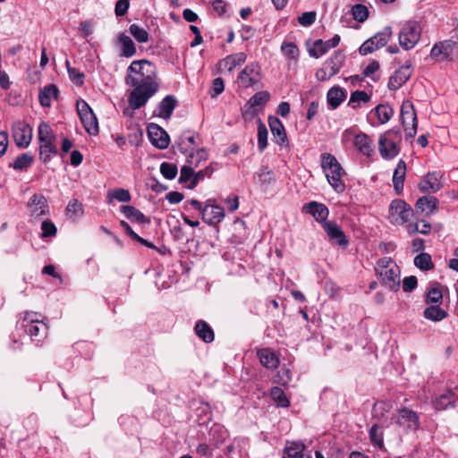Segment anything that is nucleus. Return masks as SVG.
Returning <instances> with one entry per match:
<instances>
[{"label": "nucleus", "instance_id": "1", "mask_svg": "<svg viewBox=\"0 0 458 458\" xmlns=\"http://www.w3.org/2000/svg\"><path fill=\"white\" fill-rule=\"evenodd\" d=\"M125 83L132 89L128 98L130 107L140 109L159 89L156 65L147 59L132 61L126 71Z\"/></svg>", "mask_w": 458, "mask_h": 458}, {"label": "nucleus", "instance_id": "2", "mask_svg": "<svg viewBox=\"0 0 458 458\" xmlns=\"http://www.w3.org/2000/svg\"><path fill=\"white\" fill-rule=\"evenodd\" d=\"M321 167L333 189L338 193L344 191L345 184L342 178L345 172L335 157L330 153H323L321 155Z\"/></svg>", "mask_w": 458, "mask_h": 458}, {"label": "nucleus", "instance_id": "3", "mask_svg": "<svg viewBox=\"0 0 458 458\" xmlns=\"http://www.w3.org/2000/svg\"><path fill=\"white\" fill-rule=\"evenodd\" d=\"M382 284L391 291H397L400 286V270L398 266L388 258L381 259L375 267Z\"/></svg>", "mask_w": 458, "mask_h": 458}, {"label": "nucleus", "instance_id": "4", "mask_svg": "<svg viewBox=\"0 0 458 458\" xmlns=\"http://www.w3.org/2000/svg\"><path fill=\"white\" fill-rule=\"evenodd\" d=\"M38 139L39 142V157L44 163H47L53 156L57 154V148L55 144V136L47 123H41L39 124Z\"/></svg>", "mask_w": 458, "mask_h": 458}, {"label": "nucleus", "instance_id": "5", "mask_svg": "<svg viewBox=\"0 0 458 458\" xmlns=\"http://www.w3.org/2000/svg\"><path fill=\"white\" fill-rule=\"evenodd\" d=\"M22 327L32 340L40 342L47 334L48 327L43 321V316L37 312H25Z\"/></svg>", "mask_w": 458, "mask_h": 458}, {"label": "nucleus", "instance_id": "6", "mask_svg": "<svg viewBox=\"0 0 458 458\" xmlns=\"http://www.w3.org/2000/svg\"><path fill=\"white\" fill-rule=\"evenodd\" d=\"M261 68L258 63H251L244 67L239 73L236 83L241 89L252 88L258 89L261 87Z\"/></svg>", "mask_w": 458, "mask_h": 458}, {"label": "nucleus", "instance_id": "7", "mask_svg": "<svg viewBox=\"0 0 458 458\" xmlns=\"http://www.w3.org/2000/svg\"><path fill=\"white\" fill-rule=\"evenodd\" d=\"M420 36L421 27L420 23L414 21H408L403 24L399 31V44L404 50H411L417 45Z\"/></svg>", "mask_w": 458, "mask_h": 458}, {"label": "nucleus", "instance_id": "8", "mask_svg": "<svg viewBox=\"0 0 458 458\" xmlns=\"http://www.w3.org/2000/svg\"><path fill=\"white\" fill-rule=\"evenodd\" d=\"M413 215V209L402 199H394L389 207L388 219L391 224L402 225L406 224Z\"/></svg>", "mask_w": 458, "mask_h": 458}, {"label": "nucleus", "instance_id": "9", "mask_svg": "<svg viewBox=\"0 0 458 458\" xmlns=\"http://www.w3.org/2000/svg\"><path fill=\"white\" fill-rule=\"evenodd\" d=\"M76 107L86 131L90 135H97L99 131L98 119L89 104L85 100L80 99L77 101Z\"/></svg>", "mask_w": 458, "mask_h": 458}, {"label": "nucleus", "instance_id": "10", "mask_svg": "<svg viewBox=\"0 0 458 458\" xmlns=\"http://www.w3.org/2000/svg\"><path fill=\"white\" fill-rule=\"evenodd\" d=\"M401 120L407 139H412L417 133V115L413 105L410 101L403 103L401 107Z\"/></svg>", "mask_w": 458, "mask_h": 458}, {"label": "nucleus", "instance_id": "11", "mask_svg": "<svg viewBox=\"0 0 458 458\" xmlns=\"http://www.w3.org/2000/svg\"><path fill=\"white\" fill-rule=\"evenodd\" d=\"M392 37V29L386 27L384 30L375 36L366 40L359 48L361 55H367L373 51L384 47Z\"/></svg>", "mask_w": 458, "mask_h": 458}, {"label": "nucleus", "instance_id": "12", "mask_svg": "<svg viewBox=\"0 0 458 458\" xmlns=\"http://www.w3.org/2000/svg\"><path fill=\"white\" fill-rule=\"evenodd\" d=\"M13 138L15 144L21 148H26L32 138V129L22 122H16L12 127Z\"/></svg>", "mask_w": 458, "mask_h": 458}, {"label": "nucleus", "instance_id": "13", "mask_svg": "<svg viewBox=\"0 0 458 458\" xmlns=\"http://www.w3.org/2000/svg\"><path fill=\"white\" fill-rule=\"evenodd\" d=\"M30 216L38 219L49 213V207L46 197L42 194H33L27 204Z\"/></svg>", "mask_w": 458, "mask_h": 458}, {"label": "nucleus", "instance_id": "14", "mask_svg": "<svg viewBox=\"0 0 458 458\" xmlns=\"http://www.w3.org/2000/svg\"><path fill=\"white\" fill-rule=\"evenodd\" d=\"M201 216L205 223L216 225L224 219L225 211L222 207L212 204V200L208 199L203 208Z\"/></svg>", "mask_w": 458, "mask_h": 458}, {"label": "nucleus", "instance_id": "15", "mask_svg": "<svg viewBox=\"0 0 458 458\" xmlns=\"http://www.w3.org/2000/svg\"><path fill=\"white\" fill-rule=\"evenodd\" d=\"M148 136L150 142L160 149H165L169 145V135L157 124L150 123L148 126Z\"/></svg>", "mask_w": 458, "mask_h": 458}, {"label": "nucleus", "instance_id": "16", "mask_svg": "<svg viewBox=\"0 0 458 458\" xmlns=\"http://www.w3.org/2000/svg\"><path fill=\"white\" fill-rule=\"evenodd\" d=\"M322 227L331 242L343 247L348 245V240L344 231L335 221H324Z\"/></svg>", "mask_w": 458, "mask_h": 458}, {"label": "nucleus", "instance_id": "17", "mask_svg": "<svg viewBox=\"0 0 458 458\" xmlns=\"http://www.w3.org/2000/svg\"><path fill=\"white\" fill-rule=\"evenodd\" d=\"M456 46V42L453 40H444L436 43L431 48L430 57L437 61L449 59Z\"/></svg>", "mask_w": 458, "mask_h": 458}, {"label": "nucleus", "instance_id": "18", "mask_svg": "<svg viewBox=\"0 0 458 458\" xmlns=\"http://www.w3.org/2000/svg\"><path fill=\"white\" fill-rule=\"evenodd\" d=\"M412 69L410 64L401 66L389 78L388 89L390 90H397L401 88L411 76Z\"/></svg>", "mask_w": 458, "mask_h": 458}, {"label": "nucleus", "instance_id": "19", "mask_svg": "<svg viewBox=\"0 0 458 458\" xmlns=\"http://www.w3.org/2000/svg\"><path fill=\"white\" fill-rule=\"evenodd\" d=\"M339 42V35H335L332 38L327 41L318 39L314 42L313 47L309 49V54L312 57L318 58L325 55L330 48L335 47Z\"/></svg>", "mask_w": 458, "mask_h": 458}, {"label": "nucleus", "instance_id": "20", "mask_svg": "<svg viewBox=\"0 0 458 458\" xmlns=\"http://www.w3.org/2000/svg\"><path fill=\"white\" fill-rule=\"evenodd\" d=\"M182 152L186 155V163L193 169L199 167L202 162L207 161L208 153L204 148H182Z\"/></svg>", "mask_w": 458, "mask_h": 458}, {"label": "nucleus", "instance_id": "21", "mask_svg": "<svg viewBox=\"0 0 458 458\" xmlns=\"http://www.w3.org/2000/svg\"><path fill=\"white\" fill-rule=\"evenodd\" d=\"M440 174L437 172L428 173L426 174L419 184L420 191L423 192H437L442 187L440 182Z\"/></svg>", "mask_w": 458, "mask_h": 458}, {"label": "nucleus", "instance_id": "22", "mask_svg": "<svg viewBox=\"0 0 458 458\" xmlns=\"http://www.w3.org/2000/svg\"><path fill=\"white\" fill-rule=\"evenodd\" d=\"M397 423L407 428L416 429L419 427V417L413 411L404 408L399 411Z\"/></svg>", "mask_w": 458, "mask_h": 458}, {"label": "nucleus", "instance_id": "23", "mask_svg": "<svg viewBox=\"0 0 458 458\" xmlns=\"http://www.w3.org/2000/svg\"><path fill=\"white\" fill-rule=\"evenodd\" d=\"M353 144L358 151L366 157H370L374 152L373 140L366 133L360 132L357 134Z\"/></svg>", "mask_w": 458, "mask_h": 458}, {"label": "nucleus", "instance_id": "24", "mask_svg": "<svg viewBox=\"0 0 458 458\" xmlns=\"http://www.w3.org/2000/svg\"><path fill=\"white\" fill-rule=\"evenodd\" d=\"M268 123L276 142L279 145L284 144L287 136L282 122L276 117H269Z\"/></svg>", "mask_w": 458, "mask_h": 458}, {"label": "nucleus", "instance_id": "25", "mask_svg": "<svg viewBox=\"0 0 458 458\" xmlns=\"http://www.w3.org/2000/svg\"><path fill=\"white\" fill-rule=\"evenodd\" d=\"M306 446L301 442L287 443L283 458H310L308 454H305Z\"/></svg>", "mask_w": 458, "mask_h": 458}, {"label": "nucleus", "instance_id": "26", "mask_svg": "<svg viewBox=\"0 0 458 458\" xmlns=\"http://www.w3.org/2000/svg\"><path fill=\"white\" fill-rule=\"evenodd\" d=\"M304 208L317 221L321 222L322 224L324 221H327V218L329 215V210L324 204L312 201L307 204Z\"/></svg>", "mask_w": 458, "mask_h": 458}, {"label": "nucleus", "instance_id": "27", "mask_svg": "<svg viewBox=\"0 0 458 458\" xmlns=\"http://www.w3.org/2000/svg\"><path fill=\"white\" fill-rule=\"evenodd\" d=\"M118 43L120 44V55L127 58L132 57L136 55V47L132 39L125 35L120 33L117 37Z\"/></svg>", "mask_w": 458, "mask_h": 458}, {"label": "nucleus", "instance_id": "28", "mask_svg": "<svg viewBox=\"0 0 458 458\" xmlns=\"http://www.w3.org/2000/svg\"><path fill=\"white\" fill-rule=\"evenodd\" d=\"M344 59L345 55L342 51L334 52L331 57L324 64V66L329 71V75L334 76L340 72Z\"/></svg>", "mask_w": 458, "mask_h": 458}, {"label": "nucleus", "instance_id": "29", "mask_svg": "<svg viewBox=\"0 0 458 458\" xmlns=\"http://www.w3.org/2000/svg\"><path fill=\"white\" fill-rule=\"evenodd\" d=\"M405 174L406 164L403 160H399L393 174V185L397 194L403 191Z\"/></svg>", "mask_w": 458, "mask_h": 458}, {"label": "nucleus", "instance_id": "30", "mask_svg": "<svg viewBox=\"0 0 458 458\" xmlns=\"http://www.w3.org/2000/svg\"><path fill=\"white\" fill-rule=\"evenodd\" d=\"M457 395L454 390H447L445 393L440 394L435 401L434 406L437 410H445L455 406Z\"/></svg>", "mask_w": 458, "mask_h": 458}, {"label": "nucleus", "instance_id": "31", "mask_svg": "<svg viewBox=\"0 0 458 458\" xmlns=\"http://www.w3.org/2000/svg\"><path fill=\"white\" fill-rule=\"evenodd\" d=\"M258 357L260 363L269 369H275L279 365V359L277 356L269 349L264 348L258 352Z\"/></svg>", "mask_w": 458, "mask_h": 458}, {"label": "nucleus", "instance_id": "32", "mask_svg": "<svg viewBox=\"0 0 458 458\" xmlns=\"http://www.w3.org/2000/svg\"><path fill=\"white\" fill-rule=\"evenodd\" d=\"M247 55L242 53L230 55L220 62V66L232 72L236 66L242 65L246 62Z\"/></svg>", "mask_w": 458, "mask_h": 458}, {"label": "nucleus", "instance_id": "33", "mask_svg": "<svg viewBox=\"0 0 458 458\" xmlns=\"http://www.w3.org/2000/svg\"><path fill=\"white\" fill-rule=\"evenodd\" d=\"M194 330L196 335L205 343H211L214 341V331L206 321H197Z\"/></svg>", "mask_w": 458, "mask_h": 458}, {"label": "nucleus", "instance_id": "34", "mask_svg": "<svg viewBox=\"0 0 458 458\" xmlns=\"http://www.w3.org/2000/svg\"><path fill=\"white\" fill-rule=\"evenodd\" d=\"M437 199L434 196H423L416 202L417 209L427 214H431L437 208Z\"/></svg>", "mask_w": 458, "mask_h": 458}, {"label": "nucleus", "instance_id": "35", "mask_svg": "<svg viewBox=\"0 0 458 458\" xmlns=\"http://www.w3.org/2000/svg\"><path fill=\"white\" fill-rule=\"evenodd\" d=\"M58 89L55 85L50 84L44 87L39 92V101L43 106H50L52 99L57 98Z\"/></svg>", "mask_w": 458, "mask_h": 458}, {"label": "nucleus", "instance_id": "36", "mask_svg": "<svg viewBox=\"0 0 458 458\" xmlns=\"http://www.w3.org/2000/svg\"><path fill=\"white\" fill-rule=\"evenodd\" d=\"M379 152L383 158L391 159L396 157L399 154L400 148L398 145L390 141L382 142V139L379 138L378 140Z\"/></svg>", "mask_w": 458, "mask_h": 458}, {"label": "nucleus", "instance_id": "37", "mask_svg": "<svg viewBox=\"0 0 458 458\" xmlns=\"http://www.w3.org/2000/svg\"><path fill=\"white\" fill-rule=\"evenodd\" d=\"M175 105V98L171 95L166 96L158 106V115L165 119L169 118L173 114Z\"/></svg>", "mask_w": 458, "mask_h": 458}, {"label": "nucleus", "instance_id": "38", "mask_svg": "<svg viewBox=\"0 0 458 458\" xmlns=\"http://www.w3.org/2000/svg\"><path fill=\"white\" fill-rule=\"evenodd\" d=\"M345 97V92L339 87L330 89L327 96L328 105L334 109L340 106Z\"/></svg>", "mask_w": 458, "mask_h": 458}, {"label": "nucleus", "instance_id": "39", "mask_svg": "<svg viewBox=\"0 0 458 458\" xmlns=\"http://www.w3.org/2000/svg\"><path fill=\"white\" fill-rule=\"evenodd\" d=\"M423 315L427 319L437 322L446 318L447 312L439 305H431L424 310Z\"/></svg>", "mask_w": 458, "mask_h": 458}, {"label": "nucleus", "instance_id": "40", "mask_svg": "<svg viewBox=\"0 0 458 458\" xmlns=\"http://www.w3.org/2000/svg\"><path fill=\"white\" fill-rule=\"evenodd\" d=\"M121 212L130 220L139 223L148 222L146 216L139 209L132 206H122Z\"/></svg>", "mask_w": 458, "mask_h": 458}, {"label": "nucleus", "instance_id": "41", "mask_svg": "<svg viewBox=\"0 0 458 458\" xmlns=\"http://www.w3.org/2000/svg\"><path fill=\"white\" fill-rule=\"evenodd\" d=\"M281 51L285 57L296 64L300 55V50L294 43L286 41L283 42Z\"/></svg>", "mask_w": 458, "mask_h": 458}, {"label": "nucleus", "instance_id": "42", "mask_svg": "<svg viewBox=\"0 0 458 458\" xmlns=\"http://www.w3.org/2000/svg\"><path fill=\"white\" fill-rule=\"evenodd\" d=\"M129 32L139 43H147L149 39L148 32L136 23L130 25Z\"/></svg>", "mask_w": 458, "mask_h": 458}, {"label": "nucleus", "instance_id": "43", "mask_svg": "<svg viewBox=\"0 0 458 458\" xmlns=\"http://www.w3.org/2000/svg\"><path fill=\"white\" fill-rule=\"evenodd\" d=\"M375 113L379 123L384 124L392 118L394 110L388 105H378L375 108Z\"/></svg>", "mask_w": 458, "mask_h": 458}, {"label": "nucleus", "instance_id": "44", "mask_svg": "<svg viewBox=\"0 0 458 458\" xmlns=\"http://www.w3.org/2000/svg\"><path fill=\"white\" fill-rule=\"evenodd\" d=\"M66 215L69 218L77 219L83 215L82 204L77 199H72L66 207Z\"/></svg>", "mask_w": 458, "mask_h": 458}, {"label": "nucleus", "instance_id": "45", "mask_svg": "<svg viewBox=\"0 0 458 458\" xmlns=\"http://www.w3.org/2000/svg\"><path fill=\"white\" fill-rule=\"evenodd\" d=\"M270 396L274 402L280 407H288L290 402L284 390L278 386H274L270 391Z\"/></svg>", "mask_w": 458, "mask_h": 458}, {"label": "nucleus", "instance_id": "46", "mask_svg": "<svg viewBox=\"0 0 458 458\" xmlns=\"http://www.w3.org/2000/svg\"><path fill=\"white\" fill-rule=\"evenodd\" d=\"M414 265L421 270H429L434 267L431 256L426 252H422L415 257Z\"/></svg>", "mask_w": 458, "mask_h": 458}, {"label": "nucleus", "instance_id": "47", "mask_svg": "<svg viewBox=\"0 0 458 458\" xmlns=\"http://www.w3.org/2000/svg\"><path fill=\"white\" fill-rule=\"evenodd\" d=\"M107 199L109 203H111L114 199L119 202H129L131 197L128 190L115 189L107 192Z\"/></svg>", "mask_w": 458, "mask_h": 458}, {"label": "nucleus", "instance_id": "48", "mask_svg": "<svg viewBox=\"0 0 458 458\" xmlns=\"http://www.w3.org/2000/svg\"><path fill=\"white\" fill-rule=\"evenodd\" d=\"M352 15L355 21L363 22L369 17V10L365 5L357 4L352 8Z\"/></svg>", "mask_w": 458, "mask_h": 458}, {"label": "nucleus", "instance_id": "49", "mask_svg": "<svg viewBox=\"0 0 458 458\" xmlns=\"http://www.w3.org/2000/svg\"><path fill=\"white\" fill-rule=\"evenodd\" d=\"M269 98L270 95L267 91H259L250 98L249 105L250 107L264 106L269 100Z\"/></svg>", "mask_w": 458, "mask_h": 458}, {"label": "nucleus", "instance_id": "50", "mask_svg": "<svg viewBox=\"0 0 458 458\" xmlns=\"http://www.w3.org/2000/svg\"><path fill=\"white\" fill-rule=\"evenodd\" d=\"M267 130L264 123L259 121L258 125V147L259 151H263L267 145Z\"/></svg>", "mask_w": 458, "mask_h": 458}, {"label": "nucleus", "instance_id": "51", "mask_svg": "<svg viewBox=\"0 0 458 458\" xmlns=\"http://www.w3.org/2000/svg\"><path fill=\"white\" fill-rule=\"evenodd\" d=\"M369 96L365 91L356 90L352 92L351 95L349 106H352L353 108H356L359 106L360 102H369Z\"/></svg>", "mask_w": 458, "mask_h": 458}, {"label": "nucleus", "instance_id": "52", "mask_svg": "<svg viewBox=\"0 0 458 458\" xmlns=\"http://www.w3.org/2000/svg\"><path fill=\"white\" fill-rule=\"evenodd\" d=\"M213 173V169L211 166H208L205 169L199 170L198 172H194L193 179L188 185L189 189H193L197 186L199 181H202L205 177H210Z\"/></svg>", "mask_w": 458, "mask_h": 458}, {"label": "nucleus", "instance_id": "53", "mask_svg": "<svg viewBox=\"0 0 458 458\" xmlns=\"http://www.w3.org/2000/svg\"><path fill=\"white\" fill-rule=\"evenodd\" d=\"M33 162V157L27 154H21V156L17 157L15 161L13 164V167L15 170H22L24 168L29 167Z\"/></svg>", "mask_w": 458, "mask_h": 458}, {"label": "nucleus", "instance_id": "54", "mask_svg": "<svg viewBox=\"0 0 458 458\" xmlns=\"http://www.w3.org/2000/svg\"><path fill=\"white\" fill-rule=\"evenodd\" d=\"M382 139V142L384 141H390L394 142V144L399 146V143L402 140V135L400 129L398 128H393L387 131H386L384 134L380 136Z\"/></svg>", "mask_w": 458, "mask_h": 458}, {"label": "nucleus", "instance_id": "55", "mask_svg": "<svg viewBox=\"0 0 458 458\" xmlns=\"http://www.w3.org/2000/svg\"><path fill=\"white\" fill-rule=\"evenodd\" d=\"M160 172L163 176L168 180L175 178L177 174V166L174 164L164 162L160 165Z\"/></svg>", "mask_w": 458, "mask_h": 458}, {"label": "nucleus", "instance_id": "56", "mask_svg": "<svg viewBox=\"0 0 458 458\" xmlns=\"http://www.w3.org/2000/svg\"><path fill=\"white\" fill-rule=\"evenodd\" d=\"M369 437L371 442L379 447L383 445V433L381 428L377 425H373L369 430Z\"/></svg>", "mask_w": 458, "mask_h": 458}, {"label": "nucleus", "instance_id": "57", "mask_svg": "<svg viewBox=\"0 0 458 458\" xmlns=\"http://www.w3.org/2000/svg\"><path fill=\"white\" fill-rule=\"evenodd\" d=\"M443 299V294L438 286H432L427 293V303H439Z\"/></svg>", "mask_w": 458, "mask_h": 458}, {"label": "nucleus", "instance_id": "58", "mask_svg": "<svg viewBox=\"0 0 458 458\" xmlns=\"http://www.w3.org/2000/svg\"><path fill=\"white\" fill-rule=\"evenodd\" d=\"M180 142V150L182 151V148H193L197 146L195 141V136L191 135L190 132H183L179 139Z\"/></svg>", "mask_w": 458, "mask_h": 458}, {"label": "nucleus", "instance_id": "59", "mask_svg": "<svg viewBox=\"0 0 458 458\" xmlns=\"http://www.w3.org/2000/svg\"><path fill=\"white\" fill-rule=\"evenodd\" d=\"M41 237H54L56 235L57 229L50 220H45L41 224Z\"/></svg>", "mask_w": 458, "mask_h": 458}, {"label": "nucleus", "instance_id": "60", "mask_svg": "<svg viewBox=\"0 0 458 458\" xmlns=\"http://www.w3.org/2000/svg\"><path fill=\"white\" fill-rule=\"evenodd\" d=\"M316 18H317L316 12H314V11H312V12H306V13H303L298 18V21H299V23L301 25L305 26V27H309V26L312 25L315 22Z\"/></svg>", "mask_w": 458, "mask_h": 458}, {"label": "nucleus", "instance_id": "61", "mask_svg": "<svg viewBox=\"0 0 458 458\" xmlns=\"http://www.w3.org/2000/svg\"><path fill=\"white\" fill-rule=\"evenodd\" d=\"M259 181L262 184L268 185L275 181L274 174L267 167L263 166L258 174Z\"/></svg>", "mask_w": 458, "mask_h": 458}, {"label": "nucleus", "instance_id": "62", "mask_svg": "<svg viewBox=\"0 0 458 458\" xmlns=\"http://www.w3.org/2000/svg\"><path fill=\"white\" fill-rule=\"evenodd\" d=\"M225 89V84L222 78H216L212 82V87L210 89V97L216 98L220 95Z\"/></svg>", "mask_w": 458, "mask_h": 458}, {"label": "nucleus", "instance_id": "63", "mask_svg": "<svg viewBox=\"0 0 458 458\" xmlns=\"http://www.w3.org/2000/svg\"><path fill=\"white\" fill-rule=\"evenodd\" d=\"M193 175L194 169L192 168V166L185 165L181 168L179 182L182 183L187 182H191V181L193 179Z\"/></svg>", "mask_w": 458, "mask_h": 458}, {"label": "nucleus", "instance_id": "64", "mask_svg": "<svg viewBox=\"0 0 458 458\" xmlns=\"http://www.w3.org/2000/svg\"><path fill=\"white\" fill-rule=\"evenodd\" d=\"M130 6L129 0H118L115 4L114 13L116 16H123L126 14Z\"/></svg>", "mask_w": 458, "mask_h": 458}]
</instances>
